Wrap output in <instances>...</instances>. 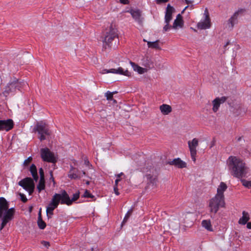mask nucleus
<instances>
[{"instance_id":"obj_14","label":"nucleus","mask_w":251,"mask_h":251,"mask_svg":"<svg viewBox=\"0 0 251 251\" xmlns=\"http://www.w3.org/2000/svg\"><path fill=\"white\" fill-rule=\"evenodd\" d=\"M14 122L11 119L1 120V131H8L14 127Z\"/></svg>"},{"instance_id":"obj_32","label":"nucleus","mask_w":251,"mask_h":251,"mask_svg":"<svg viewBox=\"0 0 251 251\" xmlns=\"http://www.w3.org/2000/svg\"><path fill=\"white\" fill-rule=\"evenodd\" d=\"M117 93V92H116V91L113 92L107 91L105 94V96L106 97V99L108 100H112L113 99V94L115 93Z\"/></svg>"},{"instance_id":"obj_40","label":"nucleus","mask_w":251,"mask_h":251,"mask_svg":"<svg viewBox=\"0 0 251 251\" xmlns=\"http://www.w3.org/2000/svg\"><path fill=\"white\" fill-rule=\"evenodd\" d=\"M114 191L115 194L117 196L120 195V193L118 191V185H114Z\"/></svg>"},{"instance_id":"obj_5","label":"nucleus","mask_w":251,"mask_h":251,"mask_svg":"<svg viewBox=\"0 0 251 251\" xmlns=\"http://www.w3.org/2000/svg\"><path fill=\"white\" fill-rule=\"evenodd\" d=\"M63 198L61 193H55L46 208V213L48 218H51L53 214V210L56 208L59 203L62 204Z\"/></svg>"},{"instance_id":"obj_57","label":"nucleus","mask_w":251,"mask_h":251,"mask_svg":"<svg viewBox=\"0 0 251 251\" xmlns=\"http://www.w3.org/2000/svg\"><path fill=\"white\" fill-rule=\"evenodd\" d=\"M86 184L89 185V183H90V182H89V181H87L86 182Z\"/></svg>"},{"instance_id":"obj_23","label":"nucleus","mask_w":251,"mask_h":251,"mask_svg":"<svg viewBox=\"0 0 251 251\" xmlns=\"http://www.w3.org/2000/svg\"><path fill=\"white\" fill-rule=\"evenodd\" d=\"M250 219L249 214L247 212L243 211L242 217L239 219L238 223L240 225H245Z\"/></svg>"},{"instance_id":"obj_10","label":"nucleus","mask_w":251,"mask_h":251,"mask_svg":"<svg viewBox=\"0 0 251 251\" xmlns=\"http://www.w3.org/2000/svg\"><path fill=\"white\" fill-rule=\"evenodd\" d=\"M188 147L190 151L191 158L195 162L196 160L197 148L199 145V141L197 138H194L192 141L188 142Z\"/></svg>"},{"instance_id":"obj_18","label":"nucleus","mask_w":251,"mask_h":251,"mask_svg":"<svg viewBox=\"0 0 251 251\" xmlns=\"http://www.w3.org/2000/svg\"><path fill=\"white\" fill-rule=\"evenodd\" d=\"M68 176L71 179H80L82 176L81 175L80 172L77 169H75L74 167L71 166V169L68 173Z\"/></svg>"},{"instance_id":"obj_15","label":"nucleus","mask_w":251,"mask_h":251,"mask_svg":"<svg viewBox=\"0 0 251 251\" xmlns=\"http://www.w3.org/2000/svg\"><path fill=\"white\" fill-rule=\"evenodd\" d=\"M22 83L18 80H14L8 83L6 87V91L8 92H12L15 91L17 89L20 90L21 87Z\"/></svg>"},{"instance_id":"obj_25","label":"nucleus","mask_w":251,"mask_h":251,"mask_svg":"<svg viewBox=\"0 0 251 251\" xmlns=\"http://www.w3.org/2000/svg\"><path fill=\"white\" fill-rule=\"evenodd\" d=\"M201 225L202 227H204L208 231H213V228L210 220H204L201 222Z\"/></svg>"},{"instance_id":"obj_52","label":"nucleus","mask_w":251,"mask_h":251,"mask_svg":"<svg viewBox=\"0 0 251 251\" xmlns=\"http://www.w3.org/2000/svg\"><path fill=\"white\" fill-rule=\"evenodd\" d=\"M242 137H239L237 138V141L240 142V141L242 140Z\"/></svg>"},{"instance_id":"obj_55","label":"nucleus","mask_w":251,"mask_h":251,"mask_svg":"<svg viewBox=\"0 0 251 251\" xmlns=\"http://www.w3.org/2000/svg\"><path fill=\"white\" fill-rule=\"evenodd\" d=\"M229 44V42H227L226 45L224 46V47L226 48L227 45H228Z\"/></svg>"},{"instance_id":"obj_30","label":"nucleus","mask_w":251,"mask_h":251,"mask_svg":"<svg viewBox=\"0 0 251 251\" xmlns=\"http://www.w3.org/2000/svg\"><path fill=\"white\" fill-rule=\"evenodd\" d=\"M133 212V208H131L130 209L128 210V211L126 213L124 219L123 220V221L122 222V224L126 222L129 217L131 216Z\"/></svg>"},{"instance_id":"obj_35","label":"nucleus","mask_w":251,"mask_h":251,"mask_svg":"<svg viewBox=\"0 0 251 251\" xmlns=\"http://www.w3.org/2000/svg\"><path fill=\"white\" fill-rule=\"evenodd\" d=\"M45 188V183L39 182L37 185V188L39 192H40L42 190H44Z\"/></svg>"},{"instance_id":"obj_8","label":"nucleus","mask_w":251,"mask_h":251,"mask_svg":"<svg viewBox=\"0 0 251 251\" xmlns=\"http://www.w3.org/2000/svg\"><path fill=\"white\" fill-rule=\"evenodd\" d=\"M41 157L44 161L55 163L56 158L53 152H51L48 148H42L40 150Z\"/></svg>"},{"instance_id":"obj_7","label":"nucleus","mask_w":251,"mask_h":251,"mask_svg":"<svg viewBox=\"0 0 251 251\" xmlns=\"http://www.w3.org/2000/svg\"><path fill=\"white\" fill-rule=\"evenodd\" d=\"M18 184L26 190L29 195H31L34 189L35 185L31 177H26L18 182Z\"/></svg>"},{"instance_id":"obj_34","label":"nucleus","mask_w":251,"mask_h":251,"mask_svg":"<svg viewBox=\"0 0 251 251\" xmlns=\"http://www.w3.org/2000/svg\"><path fill=\"white\" fill-rule=\"evenodd\" d=\"M116 69H111L109 70L104 69L102 70V74H108V73H113L116 74Z\"/></svg>"},{"instance_id":"obj_46","label":"nucleus","mask_w":251,"mask_h":251,"mask_svg":"<svg viewBox=\"0 0 251 251\" xmlns=\"http://www.w3.org/2000/svg\"><path fill=\"white\" fill-rule=\"evenodd\" d=\"M120 181H121L120 177V178L117 177V179L115 180V185H118V184L119 182Z\"/></svg>"},{"instance_id":"obj_29","label":"nucleus","mask_w":251,"mask_h":251,"mask_svg":"<svg viewBox=\"0 0 251 251\" xmlns=\"http://www.w3.org/2000/svg\"><path fill=\"white\" fill-rule=\"evenodd\" d=\"M146 177L149 182V183H152V184H155L157 181V178L153 177L150 174L147 175Z\"/></svg>"},{"instance_id":"obj_11","label":"nucleus","mask_w":251,"mask_h":251,"mask_svg":"<svg viewBox=\"0 0 251 251\" xmlns=\"http://www.w3.org/2000/svg\"><path fill=\"white\" fill-rule=\"evenodd\" d=\"M204 14L205 15L204 20L200 21L197 24V27L198 29H208L211 27L210 19L207 9H205Z\"/></svg>"},{"instance_id":"obj_2","label":"nucleus","mask_w":251,"mask_h":251,"mask_svg":"<svg viewBox=\"0 0 251 251\" xmlns=\"http://www.w3.org/2000/svg\"><path fill=\"white\" fill-rule=\"evenodd\" d=\"M8 207L9 204L5 198L0 197V219L1 220L0 230H1L14 218L15 209L14 208L8 209Z\"/></svg>"},{"instance_id":"obj_51","label":"nucleus","mask_w":251,"mask_h":251,"mask_svg":"<svg viewBox=\"0 0 251 251\" xmlns=\"http://www.w3.org/2000/svg\"><path fill=\"white\" fill-rule=\"evenodd\" d=\"M184 0L187 4H190V3H192V1L189 0Z\"/></svg>"},{"instance_id":"obj_56","label":"nucleus","mask_w":251,"mask_h":251,"mask_svg":"<svg viewBox=\"0 0 251 251\" xmlns=\"http://www.w3.org/2000/svg\"><path fill=\"white\" fill-rule=\"evenodd\" d=\"M80 173H81V174H82L83 175H85V172L84 171H82V172L81 173L80 172Z\"/></svg>"},{"instance_id":"obj_41","label":"nucleus","mask_w":251,"mask_h":251,"mask_svg":"<svg viewBox=\"0 0 251 251\" xmlns=\"http://www.w3.org/2000/svg\"><path fill=\"white\" fill-rule=\"evenodd\" d=\"M40 177H44V172L42 168H40L39 170Z\"/></svg>"},{"instance_id":"obj_16","label":"nucleus","mask_w":251,"mask_h":251,"mask_svg":"<svg viewBox=\"0 0 251 251\" xmlns=\"http://www.w3.org/2000/svg\"><path fill=\"white\" fill-rule=\"evenodd\" d=\"M167 164L180 169L184 168L187 167L186 163L182 161L180 158H175L172 161H169Z\"/></svg>"},{"instance_id":"obj_12","label":"nucleus","mask_w":251,"mask_h":251,"mask_svg":"<svg viewBox=\"0 0 251 251\" xmlns=\"http://www.w3.org/2000/svg\"><path fill=\"white\" fill-rule=\"evenodd\" d=\"M245 11V9H240L235 12L234 14L228 20L227 24L230 29H232L235 24L237 23V18L239 13H243Z\"/></svg>"},{"instance_id":"obj_1","label":"nucleus","mask_w":251,"mask_h":251,"mask_svg":"<svg viewBox=\"0 0 251 251\" xmlns=\"http://www.w3.org/2000/svg\"><path fill=\"white\" fill-rule=\"evenodd\" d=\"M226 164L231 175L238 178L246 177L249 168L241 158L230 156L226 160Z\"/></svg>"},{"instance_id":"obj_42","label":"nucleus","mask_w":251,"mask_h":251,"mask_svg":"<svg viewBox=\"0 0 251 251\" xmlns=\"http://www.w3.org/2000/svg\"><path fill=\"white\" fill-rule=\"evenodd\" d=\"M42 244L47 248H48L50 246V243L49 242L45 241H43L42 242Z\"/></svg>"},{"instance_id":"obj_31","label":"nucleus","mask_w":251,"mask_h":251,"mask_svg":"<svg viewBox=\"0 0 251 251\" xmlns=\"http://www.w3.org/2000/svg\"><path fill=\"white\" fill-rule=\"evenodd\" d=\"M240 179L243 186L248 188H251V181H248L242 178Z\"/></svg>"},{"instance_id":"obj_37","label":"nucleus","mask_w":251,"mask_h":251,"mask_svg":"<svg viewBox=\"0 0 251 251\" xmlns=\"http://www.w3.org/2000/svg\"><path fill=\"white\" fill-rule=\"evenodd\" d=\"M169 23H165L166 25L163 27V31L164 32L167 31L169 29H170L172 27L171 26L169 25Z\"/></svg>"},{"instance_id":"obj_60","label":"nucleus","mask_w":251,"mask_h":251,"mask_svg":"<svg viewBox=\"0 0 251 251\" xmlns=\"http://www.w3.org/2000/svg\"><path fill=\"white\" fill-rule=\"evenodd\" d=\"M92 251H93V248L92 249Z\"/></svg>"},{"instance_id":"obj_22","label":"nucleus","mask_w":251,"mask_h":251,"mask_svg":"<svg viewBox=\"0 0 251 251\" xmlns=\"http://www.w3.org/2000/svg\"><path fill=\"white\" fill-rule=\"evenodd\" d=\"M159 109L163 115H168L172 111L171 106L166 104H163L159 107Z\"/></svg>"},{"instance_id":"obj_13","label":"nucleus","mask_w":251,"mask_h":251,"mask_svg":"<svg viewBox=\"0 0 251 251\" xmlns=\"http://www.w3.org/2000/svg\"><path fill=\"white\" fill-rule=\"evenodd\" d=\"M227 100V97L225 96L221 98H216L212 101L213 108L214 112H216L220 106L221 104L224 103Z\"/></svg>"},{"instance_id":"obj_53","label":"nucleus","mask_w":251,"mask_h":251,"mask_svg":"<svg viewBox=\"0 0 251 251\" xmlns=\"http://www.w3.org/2000/svg\"><path fill=\"white\" fill-rule=\"evenodd\" d=\"M51 178L52 179L53 182L54 183L55 182H54V178L53 177V176H52V174L51 173Z\"/></svg>"},{"instance_id":"obj_48","label":"nucleus","mask_w":251,"mask_h":251,"mask_svg":"<svg viewBox=\"0 0 251 251\" xmlns=\"http://www.w3.org/2000/svg\"><path fill=\"white\" fill-rule=\"evenodd\" d=\"M38 215H38V221H39L40 220H42V217H41V211H39Z\"/></svg>"},{"instance_id":"obj_26","label":"nucleus","mask_w":251,"mask_h":251,"mask_svg":"<svg viewBox=\"0 0 251 251\" xmlns=\"http://www.w3.org/2000/svg\"><path fill=\"white\" fill-rule=\"evenodd\" d=\"M30 172L35 181L38 179L36 167L34 164H32L30 167Z\"/></svg>"},{"instance_id":"obj_20","label":"nucleus","mask_w":251,"mask_h":251,"mask_svg":"<svg viewBox=\"0 0 251 251\" xmlns=\"http://www.w3.org/2000/svg\"><path fill=\"white\" fill-rule=\"evenodd\" d=\"M227 186L226 183L223 182L220 183V185L217 188V194L216 196H218L221 198H225L224 192L226 190Z\"/></svg>"},{"instance_id":"obj_44","label":"nucleus","mask_w":251,"mask_h":251,"mask_svg":"<svg viewBox=\"0 0 251 251\" xmlns=\"http://www.w3.org/2000/svg\"><path fill=\"white\" fill-rule=\"evenodd\" d=\"M155 0L157 3L166 2L168 1H169V0Z\"/></svg>"},{"instance_id":"obj_38","label":"nucleus","mask_w":251,"mask_h":251,"mask_svg":"<svg viewBox=\"0 0 251 251\" xmlns=\"http://www.w3.org/2000/svg\"><path fill=\"white\" fill-rule=\"evenodd\" d=\"M32 158L31 156L28 157L26 159H25L24 162V165L26 166L28 165V164L32 161Z\"/></svg>"},{"instance_id":"obj_49","label":"nucleus","mask_w":251,"mask_h":251,"mask_svg":"<svg viewBox=\"0 0 251 251\" xmlns=\"http://www.w3.org/2000/svg\"><path fill=\"white\" fill-rule=\"evenodd\" d=\"M247 227L248 229H251V222H249L247 223Z\"/></svg>"},{"instance_id":"obj_24","label":"nucleus","mask_w":251,"mask_h":251,"mask_svg":"<svg viewBox=\"0 0 251 251\" xmlns=\"http://www.w3.org/2000/svg\"><path fill=\"white\" fill-rule=\"evenodd\" d=\"M130 63L132 67L133 68L134 71L137 72L140 74H143L145 73L146 70L145 69L141 67L140 66H139V65H138L137 64H135L133 62L130 61Z\"/></svg>"},{"instance_id":"obj_54","label":"nucleus","mask_w":251,"mask_h":251,"mask_svg":"<svg viewBox=\"0 0 251 251\" xmlns=\"http://www.w3.org/2000/svg\"><path fill=\"white\" fill-rule=\"evenodd\" d=\"M1 131V120H0V131Z\"/></svg>"},{"instance_id":"obj_27","label":"nucleus","mask_w":251,"mask_h":251,"mask_svg":"<svg viewBox=\"0 0 251 251\" xmlns=\"http://www.w3.org/2000/svg\"><path fill=\"white\" fill-rule=\"evenodd\" d=\"M116 74L124 75L127 76H131V73L128 70L124 71L122 67H119L116 69Z\"/></svg>"},{"instance_id":"obj_9","label":"nucleus","mask_w":251,"mask_h":251,"mask_svg":"<svg viewBox=\"0 0 251 251\" xmlns=\"http://www.w3.org/2000/svg\"><path fill=\"white\" fill-rule=\"evenodd\" d=\"M61 195L63 198L62 204H66L67 205H72L73 202L76 201L79 197V192L74 194L73 197L72 199H70L69 195L65 190L61 191Z\"/></svg>"},{"instance_id":"obj_58","label":"nucleus","mask_w":251,"mask_h":251,"mask_svg":"<svg viewBox=\"0 0 251 251\" xmlns=\"http://www.w3.org/2000/svg\"><path fill=\"white\" fill-rule=\"evenodd\" d=\"M85 163L86 164H87V163H89V161H87L85 160Z\"/></svg>"},{"instance_id":"obj_43","label":"nucleus","mask_w":251,"mask_h":251,"mask_svg":"<svg viewBox=\"0 0 251 251\" xmlns=\"http://www.w3.org/2000/svg\"><path fill=\"white\" fill-rule=\"evenodd\" d=\"M245 151L247 152L249 154V155L251 157V147H248L246 150Z\"/></svg>"},{"instance_id":"obj_19","label":"nucleus","mask_w":251,"mask_h":251,"mask_svg":"<svg viewBox=\"0 0 251 251\" xmlns=\"http://www.w3.org/2000/svg\"><path fill=\"white\" fill-rule=\"evenodd\" d=\"M173 10V7L170 4L167 5L165 15V23H170L172 20Z\"/></svg>"},{"instance_id":"obj_39","label":"nucleus","mask_w":251,"mask_h":251,"mask_svg":"<svg viewBox=\"0 0 251 251\" xmlns=\"http://www.w3.org/2000/svg\"><path fill=\"white\" fill-rule=\"evenodd\" d=\"M20 195L21 197V199L23 202H26L27 201V199L24 194H20Z\"/></svg>"},{"instance_id":"obj_6","label":"nucleus","mask_w":251,"mask_h":251,"mask_svg":"<svg viewBox=\"0 0 251 251\" xmlns=\"http://www.w3.org/2000/svg\"><path fill=\"white\" fill-rule=\"evenodd\" d=\"M34 130L38 132L40 135L39 139L40 141L45 140L46 139V136H50L51 133L48 126L42 121L36 124Z\"/></svg>"},{"instance_id":"obj_33","label":"nucleus","mask_w":251,"mask_h":251,"mask_svg":"<svg viewBox=\"0 0 251 251\" xmlns=\"http://www.w3.org/2000/svg\"><path fill=\"white\" fill-rule=\"evenodd\" d=\"M37 224L39 227L41 229H44L46 226V224L43 220L37 221Z\"/></svg>"},{"instance_id":"obj_28","label":"nucleus","mask_w":251,"mask_h":251,"mask_svg":"<svg viewBox=\"0 0 251 251\" xmlns=\"http://www.w3.org/2000/svg\"><path fill=\"white\" fill-rule=\"evenodd\" d=\"M158 40H156L154 42H148L147 44L148 46L150 48L152 49H159V46L158 44Z\"/></svg>"},{"instance_id":"obj_3","label":"nucleus","mask_w":251,"mask_h":251,"mask_svg":"<svg viewBox=\"0 0 251 251\" xmlns=\"http://www.w3.org/2000/svg\"><path fill=\"white\" fill-rule=\"evenodd\" d=\"M119 42L117 30L110 26L109 30L106 32L104 39L103 41V48H116L117 43Z\"/></svg>"},{"instance_id":"obj_59","label":"nucleus","mask_w":251,"mask_h":251,"mask_svg":"<svg viewBox=\"0 0 251 251\" xmlns=\"http://www.w3.org/2000/svg\"><path fill=\"white\" fill-rule=\"evenodd\" d=\"M187 7H188V6H186V7L185 8L184 10L186 9Z\"/></svg>"},{"instance_id":"obj_21","label":"nucleus","mask_w":251,"mask_h":251,"mask_svg":"<svg viewBox=\"0 0 251 251\" xmlns=\"http://www.w3.org/2000/svg\"><path fill=\"white\" fill-rule=\"evenodd\" d=\"M183 25V21L182 17L180 14H178L176 16V18L174 21L172 27L173 28H176L178 26L182 27Z\"/></svg>"},{"instance_id":"obj_4","label":"nucleus","mask_w":251,"mask_h":251,"mask_svg":"<svg viewBox=\"0 0 251 251\" xmlns=\"http://www.w3.org/2000/svg\"><path fill=\"white\" fill-rule=\"evenodd\" d=\"M225 198L215 195L209 201V211L211 213L215 214L220 207H225Z\"/></svg>"},{"instance_id":"obj_47","label":"nucleus","mask_w":251,"mask_h":251,"mask_svg":"<svg viewBox=\"0 0 251 251\" xmlns=\"http://www.w3.org/2000/svg\"><path fill=\"white\" fill-rule=\"evenodd\" d=\"M120 2L123 4H127L128 2L127 0H120Z\"/></svg>"},{"instance_id":"obj_17","label":"nucleus","mask_w":251,"mask_h":251,"mask_svg":"<svg viewBox=\"0 0 251 251\" xmlns=\"http://www.w3.org/2000/svg\"><path fill=\"white\" fill-rule=\"evenodd\" d=\"M127 12H129L132 18L139 24L142 23L143 18L141 17V11L139 9H130Z\"/></svg>"},{"instance_id":"obj_45","label":"nucleus","mask_w":251,"mask_h":251,"mask_svg":"<svg viewBox=\"0 0 251 251\" xmlns=\"http://www.w3.org/2000/svg\"><path fill=\"white\" fill-rule=\"evenodd\" d=\"M125 176L124 174L123 173H121L119 174L116 175L115 176L116 177L120 178V177H121V176Z\"/></svg>"},{"instance_id":"obj_50","label":"nucleus","mask_w":251,"mask_h":251,"mask_svg":"<svg viewBox=\"0 0 251 251\" xmlns=\"http://www.w3.org/2000/svg\"><path fill=\"white\" fill-rule=\"evenodd\" d=\"M39 182H43L45 183V178L44 177H40V180Z\"/></svg>"},{"instance_id":"obj_36","label":"nucleus","mask_w":251,"mask_h":251,"mask_svg":"<svg viewBox=\"0 0 251 251\" xmlns=\"http://www.w3.org/2000/svg\"><path fill=\"white\" fill-rule=\"evenodd\" d=\"M83 196L84 198H92L93 197V196L91 193H90V192L87 190H85Z\"/></svg>"}]
</instances>
